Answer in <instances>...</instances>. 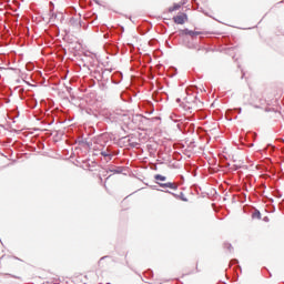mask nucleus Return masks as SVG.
<instances>
[{
	"mask_svg": "<svg viewBox=\"0 0 284 284\" xmlns=\"http://www.w3.org/2000/svg\"><path fill=\"white\" fill-rule=\"evenodd\" d=\"M224 247H226V250H229V252H232L234 250V247H232V244H230V243H224Z\"/></svg>",
	"mask_w": 284,
	"mask_h": 284,
	"instance_id": "nucleus-7",
	"label": "nucleus"
},
{
	"mask_svg": "<svg viewBox=\"0 0 284 284\" xmlns=\"http://www.w3.org/2000/svg\"><path fill=\"white\" fill-rule=\"evenodd\" d=\"M168 187L170 190H179V184L172 183V182H168Z\"/></svg>",
	"mask_w": 284,
	"mask_h": 284,
	"instance_id": "nucleus-6",
	"label": "nucleus"
},
{
	"mask_svg": "<svg viewBox=\"0 0 284 284\" xmlns=\"http://www.w3.org/2000/svg\"><path fill=\"white\" fill-rule=\"evenodd\" d=\"M232 263H239V260H233Z\"/></svg>",
	"mask_w": 284,
	"mask_h": 284,
	"instance_id": "nucleus-12",
	"label": "nucleus"
},
{
	"mask_svg": "<svg viewBox=\"0 0 284 284\" xmlns=\"http://www.w3.org/2000/svg\"><path fill=\"white\" fill-rule=\"evenodd\" d=\"M104 258H105V256H104V257H101L100 261H103Z\"/></svg>",
	"mask_w": 284,
	"mask_h": 284,
	"instance_id": "nucleus-14",
	"label": "nucleus"
},
{
	"mask_svg": "<svg viewBox=\"0 0 284 284\" xmlns=\"http://www.w3.org/2000/svg\"><path fill=\"white\" fill-rule=\"evenodd\" d=\"M181 8V4L175 3L173 7L169 8V12H176Z\"/></svg>",
	"mask_w": 284,
	"mask_h": 284,
	"instance_id": "nucleus-4",
	"label": "nucleus"
},
{
	"mask_svg": "<svg viewBox=\"0 0 284 284\" xmlns=\"http://www.w3.org/2000/svg\"><path fill=\"white\" fill-rule=\"evenodd\" d=\"M158 185H159L160 187H168V182H166V183H158Z\"/></svg>",
	"mask_w": 284,
	"mask_h": 284,
	"instance_id": "nucleus-9",
	"label": "nucleus"
},
{
	"mask_svg": "<svg viewBox=\"0 0 284 284\" xmlns=\"http://www.w3.org/2000/svg\"><path fill=\"white\" fill-rule=\"evenodd\" d=\"M114 173L115 174H121V171L115 170Z\"/></svg>",
	"mask_w": 284,
	"mask_h": 284,
	"instance_id": "nucleus-11",
	"label": "nucleus"
},
{
	"mask_svg": "<svg viewBox=\"0 0 284 284\" xmlns=\"http://www.w3.org/2000/svg\"><path fill=\"white\" fill-rule=\"evenodd\" d=\"M173 20L178 26H183V23H185V16H175Z\"/></svg>",
	"mask_w": 284,
	"mask_h": 284,
	"instance_id": "nucleus-1",
	"label": "nucleus"
},
{
	"mask_svg": "<svg viewBox=\"0 0 284 284\" xmlns=\"http://www.w3.org/2000/svg\"><path fill=\"white\" fill-rule=\"evenodd\" d=\"M100 154H101V156L109 159V161H112V154L110 151H101Z\"/></svg>",
	"mask_w": 284,
	"mask_h": 284,
	"instance_id": "nucleus-3",
	"label": "nucleus"
},
{
	"mask_svg": "<svg viewBox=\"0 0 284 284\" xmlns=\"http://www.w3.org/2000/svg\"><path fill=\"white\" fill-rule=\"evenodd\" d=\"M184 34H187L189 37H199V34H201V31H192L190 29H185Z\"/></svg>",
	"mask_w": 284,
	"mask_h": 284,
	"instance_id": "nucleus-2",
	"label": "nucleus"
},
{
	"mask_svg": "<svg viewBox=\"0 0 284 284\" xmlns=\"http://www.w3.org/2000/svg\"><path fill=\"white\" fill-rule=\"evenodd\" d=\"M155 181H168L165 175L156 174L154 175Z\"/></svg>",
	"mask_w": 284,
	"mask_h": 284,
	"instance_id": "nucleus-5",
	"label": "nucleus"
},
{
	"mask_svg": "<svg viewBox=\"0 0 284 284\" xmlns=\"http://www.w3.org/2000/svg\"><path fill=\"white\" fill-rule=\"evenodd\" d=\"M243 77H245V73H242V79H243Z\"/></svg>",
	"mask_w": 284,
	"mask_h": 284,
	"instance_id": "nucleus-15",
	"label": "nucleus"
},
{
	"mask_svg": "<svg viewBox=\"0 0 284 284\" xmlns=\"http://www.w3.org/2000/svg\"><path fill=\"white\" fill-rule=\"evenodd\" d=\"M241 111H242V109H241V108H240V109H237L239 114H241Z\"/></svg>",
	"mask_w": 284,
	"mask_h": 284,
	"instance_id": "nucleus-13",
	"label": "nucleus"
},
{
	"mask_svg": "<svg viewBox=\"0 0 284 284\" xmlns=\"http://www.w3.org/2000/svg\"><path fill=\"white\" fill-rule=\"evenodd\" d=\"M168 194H172L173 196H176V194L170 192V191H165Z\"/></svg>",
	"mask_w": 284,
	"mask_h": 284,
	"instance_id": "nucleus-10",
	"label": "nucleus"
},
{
	"mask_svg": "<svg viewBox=\"0 0 284 284\" xmlns=\"http://www.w3.org/2000/svg\"><path fill=\"white\" fill-rule=\"evenodd\" d=\"M252 216H253V219H261V212L255 211Z\"/></svg>",
	"mask_w": 284,
	"mask_h": 284,
	"instance_id": "nucleus-8",
	"label": "nucleus"
}]
</instances>
